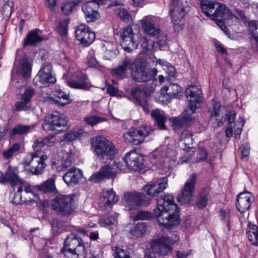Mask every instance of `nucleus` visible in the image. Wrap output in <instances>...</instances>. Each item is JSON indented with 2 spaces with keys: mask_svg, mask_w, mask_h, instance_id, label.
<instances>
[{
  "mask_svg": "<svg viewBox=\"0 0 258 258\" xmlns=\"http://www.w3.org/2000/svg\"><path fill=\"white\" fill-rule=\"evenodd\" d=\"M157 203V207L154 210V214L160 225L170 228L179 224L178 212L172 195L160 197Z\"/></svg>",
  "mask_w": 258,
  "mask_h": 258,
  "instance_id": "1",
  "label": "nucleus"
},
{
  "mask_svg": "<svg viewBox=\"0 0 258 258\" xmlns=\"http://www.w3.org/2000/svg\"><path fill=\"white\" fill-rule=\"evenodd\" d=\"M201 7L203 13L215 21L217 25L224 32L227 31L225 25L229 23V20L235 21L237 20V17L232 14L231 11L225 5L219 3H214L202 0Z\"/></svg>",
  "mask_w": 258,
  "mask_h": 258,
  "instance_id": "2",
  "label": "nucleus"
},
{
  "mask_svg": "<svg viewBox=\"0 0 258 258\" xmlns=\"http://www.w3.org/2000/svg\"><path fill=\"white\" fill-rule=\"evenodd\" d=\"M45 146L43 139H38L34 141L33 148L35 152L27 154L23 164L25 166H30L29 170L33 174H41L45 168V161L47 156L40 150Z\"/></svg>",
  "mask_w": 258,
  "mask_h": 258,
  "instance_id": "3",
  "label": "nucleus"
},
{
  "mask_svg": "<svg viewBox=\"0 0 258 258\" xmlns=\"http://www.w3.org/2000/svg\"><path fill=\"white\" fill-rule=\"evenodd\" d=\"M191 0H172L170 6V14L174 30L182 29L183 20L190 10Z\"/></svg>",
  "mask_w": 258,
  "mask_h": 258,
  "instance_id": "4",
  "label": "nucleus"
},
{
  "mask_svg": "<svg viewBox=\"0 0 258 258\" xmlns=\"http://www.w3.org/2000/svg\"><path fill=\"white\" fill-rule=\"evenodd\" d=\"M91 142L92 149L99 159L112 161L117 150L111 141L103 136H97L93 138Z\"/></svg>",
  "mask_w": 258,
  "mask_h": 258,
  "instance_id": "5",
  "label": "nucleus"
},
{
  "mask_svg": "<svg viewBox=\"0 0 258 258\" xmlns=\"http://www.w3.org/2000/svg\"><path fill=\"white\" fill-rule=\"evenodd\" d=\"M61 252L66 255L68 253L75 255L77 258H86V252L82 239L75 233H70L66 238Z\"/></svg>",
  "mask_w": 258,
  "mask_h": 258,
  "instance_id": "6",
  "label": "nucleus"
},
{
  "mask_svg": "<svg viewBox=\"0 0 258 258\" xmlns=\"http://www.w3.org/2000/svg\"><path fill=\"white\" fill-rule=\"evenodd\" d=\"M150 158L152 162L159 166L164 168H168L169 165L166 164L170 161H175L176 160V152L173 145H168L165 147H162L153 151Z\"/></svg>",
  "mask_w": 258,
  "mask_h": 258,
  "instance_id": "7",
  "label": "nucleus"
},
{
  "mask_svg": "<svg viewBox=\"0 0 258 258\" xmlns=\"http://www.w3.org/2000/svg\"><path fill=\"white\" fill-rule=\"evenodd\" d=\"M51 205L54 211L62 216L71 215L76 209L72 195H58L51 201Z\"/></svg>",
  "mask_w": 258,
  "mask_h": 258,
  "instance_id": "8",
  "label": "nucleus"
},
{
  "mask_svg": "<svg viewBox=\"0 0 258 258\" xmlns=\"http://www.w3.org/2000/svg\"><path fill=\"white\" fill-rule=\"evenodd\" d=\"M67 123L65 115L56 111L45 116L42 127L46 131L60 132L67 128Z\"/></svg>",
  "mask_w": 258,
  "mask_h": 258,
  "instance_id": "9",
  "label": "nucleus"
},
{
  "mask_svg": "<svg viewBox=\"0 0 258 258\" xmlns=\"http://www.w3.org/2000/svg\"><path fill=\"white\" fill-rule=\"evenodd\" d=\"M141 34L135 33L132 27L127 26L121 29L120 44L124 51L131 52L137 48Z\"/></svg>",
  "mask_w": 258,
  "mask_h": 258,
  "instance_id": "10",
  "label": "nucleus"
},
{
  "mask_svg": "<svg viewBox=\"0 0 258 258\" xmlns=\"http://www.w3.org/2000/svg\"><path fill=\"white\" fill-rule=\"evenodd\" d=\"M150 131V128L147 126L132 129L123 134L124 141L128 144L140 145L143 142L144 138L149 135Z\"/></svg>",
  "mask_w": 258,
  "mask_h": 258,
  "instance_id": "11",
  "label": "nucleus"
},
{
  "mask_svg": "<svg viewBox=\"0 0 258 258\" xmlns=\"http://www.w3.org/2000/svg\"><path fill=\"white\" fill-rule=\"evenodd\" d=\"M196 178V174L193 173L185 183L183 188L181 189V193L177 198V201L180 203L181 204H188L192 201Z\"/></svg>",
  "mask_w": 258,
  "mask_h": 258,
  "instance_id": "12",
  "label": "nucleus"
},
{
  "mask_svg": "<svg viewBox=\"0 0 258 258\" xmlns=\"http://www.w3.org/2000/svg\"><path fill=\"white\" fill-rule=\"evenodd\" d=\"M157 73L156 68L148 69L144 65L138 64L132 73V78L138 82H147L154 80Z\"/></svg>",
  "mask_w": 258,
  "mask_h": 258,
  "instance_id": "13",
  "label": "nucleus"
},
{
  "mask_svg": "<svg viewBox=\"0 0 258 258\" xmlns=\"http://www.w3.org/2000/svg\"><path fill=\"white\" fill-rule=\"evenodd\" d=\"M146 197L137 192H127L124 195L123 202L126 207L130 210L136 208L138 206L144 205H149L150 199L146 200Z\"/></svg>",
  "mask_w": 258,
  "mask_h": 258,
  "instance_id": "14",
  "label": "nucleus"
},
{
  "mask_svg": "<svg viewBox=\"0 0 258 258\" xmlns=\"http://www.w3.org/2000/svg\"><path fill=\"white\" fill-rule=\"evenodd\" d=\"M178 240V237H176L175 240L171 239L169 237H162L157 241H155L152 243L151 248L153 253H157L161 255H166L171 252L172 248L170 244H172Z\"/></svg>",
  "mask_w": 258,
  "mask_h": 258,
  "instance_id": "15",
  "label": "nucleus"
},
{
  "mask_svg": "<svg viewBox=\"0 0 258 258\" xmlns=\"http://www.w3.org/2000/svg\"><path fill=\"white\" fill-rule=\"evenodd\" d=\"M52 68L50 63H46L42 66L33 80L35 85H38V82L46 85L56 82V78L52 73Z\"/></svg>",
  "mask_w": 258,
  "mask_h": 258,
  "instance_id": "16",
  "label": "nucleus"
},
{
  "mask_svg": "<svg viewBox=\"0 0 258 258\" xmlns=\"http://www.w3.org/2000/svg\"><path fill=\"white\" fill-rule=\"evenodd\" d=\"M76 37L84 46L90 45L95 39V33L91 31L90 28L85 25H80L75 31Z\"/></svg>",
  "mask_w": 258,
  "mask_h": 258,
  "instance_id": "17",
  "label": "nucleus"
},
{
  "mask_svg": "<svg viewBox=\"0 0 258 258\" xmlns=\"http://www.w3.org/2000/svg\"><path fill=\"white\" fill-rule=\"evenodd\" d=\"M35 91L32 87H28L20 95V100L15 103V110H27L31 107V102Z\"/></svg>",
  "mask_w": 258,
  "mask_h": 258,
  "instance_id": "18",
  "label": "nucleus"
},
{
  "mask_svg": "<svg viewBox=\"0 0 258 258\" xmlns=\"http://www.w3.org/2000/svg\"><path fill=\"white\" fill-rule=\"evenodd\" d=\"M127 166L133 170H137L143 165V157L135 150L127 152L123 158Z\"/></svg>",
  "mask_w": 258,
  "mask_h": 258,
  "instance_id": "19",
  "label": "nucleus"
},
{
  "mask_svg": "<svg viewBox=\"0 0 258 258\" xmlns=\"http://www.w3.org/2000/svg\"><path fill=\"white\" fill-rule=\"evenodd\" d=\"M167 183V178L164 177L159 179L156 182L146 185L144 187V191L150 196H155L166 188Z\"/></svg>",
  "mask_w": 258,
  "mask_h": 258,
  "instance_id": "20",
  "label": "nucleus"
},
{
  "mask_svg": "<svg viewBox=\"0 0 258 258\" xmlns=\"http://www.w3.org/2000/svg\"><path fill=\"white\" fill-rule=\"evenodd\" d=\"M67 84L72 88L83 90L88 89L91 86L86 75L80 72L76 73L75 79L68 81Z\"/></svg>",
  "mask_w": 258,
  "mask_h": 258,
  "instance_id": "21",
  "label": "nucleus"
},
{
  "mask_svg": "<svg viewBox=\"0 0 258 258\" xmlns=\"http://www.w3.org/2000/svg\"><path fill=\"white\" fill-rule=\"evenodd\" d=\"M3 180L12 186L21 185L24 183L23 179L19 175L18 168L11 165L8 166Z\"/></svg>",
  "mask_w": 258,
  "mask_h": 258,
  "instance_id": "22",
  "label": "nucleus"
},
{
  "mask_svg": "<svg viewBox=\"0 0 258 258\" xmlns=\"http://www.w3.org/2000/svg\"><path fill=\"white\" fill-rule=\"evenodd\" d=\"M254 201V198L250 192L246 191L239 194L237 197L236 207L240 213L247 211Z\"/></svg>",
  "mask_w": 258,
  "mask_h": 258,
  "instance_id": "23",
  "label": "nucleus"
},
{
  "mask_svg": "<svg viewBox=\"0 0 258 258\" xmlns=\"http://www.w3.org/2000/svg\"><path fill=\"white\" fill-rule=\"evenodd\" d=\"M119 199L115 191L110 189L109 190L104 189L100 194V204L107 209L110 208L116 203Z\"/></svg>",
  "mask_w": 258,
  "mask_h": 258,
  "instance_id": "24",
  "label": "nucleus"
},
{
  "mask_svg": "<svg viewBox=\"0 0 258 258\" xmlns=\"http://www.w3.org/2000/svg\"><path fill=\"white\" fill-rule=\"evenodd\" d=\"M194 120V118L190 114H188L186 110L179 116L170 118L172 126L175 130H179L181 127L190 124Z\"/></svg>",
  "mask_w": 258,
  "mask_h": 258,
  "instance_id": "25",
  "label": "nucleus"
},
{
  "mask_svg": "<svg viewBox=\"0 0 258 258\" xmlns=\"http://www.w3.org/2000/svg\"><path fill=\"white\" fill-rule=\"evenodd\" d=\"M134 65L133 59L126 57L119 63L117 68L112 71V74L119 79H122L126 77L127 70L133 69Z\"/></svg>",
  "mask_w": 258,
  "mask_h": 258,
  "instance_id": "26",
  "label": "nucleus"
},
{
  "mask_svg": "<svg viewBox=\"0 0 258 258\" xmlns=\"http://www.w3.org/2000/svg\"><path fill=\"white\" fill-rule=\"evenodd\" d=\"M83 176V172L77 167H72L62 176L64 182L68 185H73L79 183Z\"/></svg>",
  "mask_w": 258,
  "mask_h": 258,
  "instance_id": "27",
  "label": "nucleus"
},
{
  "mask_svg": "<svg viewBox=\"0 0 258 258\" xmlns=\"http://www.w3.org/2000/svg\"><path fill=\"white\" fill-rule=\"evenodd\" d=\"M142 27L146 33L151 36H157L160 29L154 24V17L146 16L141 21Z\"/></svg>",
  "mask_w": 258,
  "mask_h": 258,
  "instance_id": "28",
  "label": "nucleus"
},
{
  "mask_svg": "<svg viewBox=\"0 0 258 258\" xmlns=\"http://www.w3.org/2000/svg\"><path fill=\"white\" fill-rule=\"evenodd\" d=\"M96 7L94 2H88L83 6L82 11L87 22H94L99 18V13Z\"/></svg>",
  "mask_w": 258,
  "mask_h": 258,
  "instance_id": "29",
  "label": "nucleus"
},
{
  "mask_svg": "<svg viewBox=\"0 0 258 258\" xmlns=\"http://www.w3.org/2000/svg\"><path fill=\"white\" fill-rule=\"evenodd\" d=\"M72 158V153L66 152L63 154L60 161L56 159H53L52 163L55 165V168L57 172L64 171L71 166Z\"/></svg>",
  "mask_w": 258,
  "mask_h": 258,
  "instance_id": "30",
  "label": "nucleus"
},
{
  "mask_svg": "<svg viewBox=\"0 0 258 258\" xmlns=\"http://www.w3.org/2000/svg\"><path fill=\"white\" fill-rule=\"evenodd\" d=\"M115 168L111 166L109 162L108 164L101 167L100 170L96 174L91 176L92 180H96L102 179L103 178H113L115 176L116 171L114 170Z\"/></svg>",
  "mask_w": 258,
  "mask_h": 258,
  "instance_id": "31",
  "label": "nucleus"
},
{
  "mask_svg": "<svg viewBox=\"0 0 258 258\" xmlns=\"http://www.w3.org/2000/svg\"><path fill=\"white\" fill-rule=\"evenodd\" d=\"M221 105L219 102H214L213 109L210 115V121L214 128L223 125L225 119L221 115Z\"/></svg>",
  "mask_w": 258,
  "mask_h": 258,
  "instance_id": "32",
  "label": "nucleus"
},
{
  "mask_svg": "<svg viewBox=\"0 0 258 258\" xmlns=\"http://www.w3.org/2000/svg\"><path fill=\"white\" fill-rule=\"evenodd\" d=\"M23 184L21 185H19L17 191L15 195L14 198L13 200V203L15 205L22 204V201H26L28 200L26 197V195H29L30 196L32 195L33 192L32 188L30 186H25L24 191H23Z\"/></svg>",
  "mask_w": 258,
  "mask_h": 258,
  "instance_id": "33",
  "label": "nucleus"
},
{
  "mask_svg": "<svg viewBox=\"0 0 258 258\" xmlns=\"http://www.w3.org/2000/svg\"><path fill=\"white\" fill-rule=\"evenodd\" d=\"M132 95L139 105L143 108V110L146 113H149V109L145 92L142 90L135 89L132 91Z\"/></svg>",
  "mask_w": 258,
  "mask_h": 258,
  "instance_id": "34",
  "label": "nucleus"
},
{
  "mask_svg": "<svg viewBox=\"0 0 258 258\" xmlns=\"http://www.w3.org/2000/svg\"><path fill=\"white\" fill-rule=\"evenodd\" d=\"M181 91V88L176 84H169L164 86L161 89V93L164 96L169 99L179 98V94Z\"/></svg>",
  "mask_w": 258,
  "mask_h": 258,
  "instance_id": "35",
  "label": "nucleus"
},
{
  "mask_svg": "<svg viewBox=\"0 0 258 258\" xmlns=\"http://www.w3.org/2000/svg\"><path fill=\"white\" fill-rule=\"evenodd\" d=\"M16 72L24 78H29L31 73V66L27 59H21L16 69Z\"/></svg>",
  "mask_w": 258,
  "mask_h": 258,
  "instance_id": "36",
  "label": "nucleus"
},
{
  "mask_svg": "<svg viewBox=\"0 0 258 258\" xmlns=\"http://www.w3.org/2000/svg\"><path fill=\"white\" fill-rule=\"evenodd\" d=\"M152 61L156 66L158 64L162 66L163 70L166 72V74L169 77H174L175 76V69L173 66H172L168 62L162 60L160 58H157L155 56H153Z\"/></svg>",
  "mask_w": 258,
  "mask_h": 258,
  "instance_id": "37",
  "label": "nucleus"
},
{
  "mask_svg": "<svg viewBox=\"0 0 258 258\" xmlns=\"http://www.w3.org/2000/svg\"><path fill=\"white\" fill-rule=\"evenodd\" d=\"M246 234L249 241L254 245H258V227L253 224L249 223L246 230Z\"/></svg>",
  "mask_w": 258,
  "mask_h": 258,
  "instance_id": "38",
  "label": "nucleus"
},
{
  "mask_svg": "<svg viewBox=\"0 0 258 258\" xmlns=\"http://www.w3.org/2000/svg\"><path fill=\"white\" fill-rule=\"evenodd\" d=\"M151 115L160 129H165V122L166 121V117L163 111L157 109L153 110L151 112Z\"/></svg>",
  "mask_w": 258,
  "mask_h": 258,
  "instance_id": "39",
  "label": "nucleus"
},
{
  "mask_svg": "<svg viewBox=\"0 0 258 258\" xmlns=\"http://www.w3.org/2000/svg\"><path fill=\"white\" fill-rule=\"evenodd\" d=\"M40 31L38 30L31 31L25 39L24 46L34 45L42 41L43 38L40 36L38 33Z\"/></svg>",
  "mask_w": 258,
  "mask_h": 258,
  "instance_id": "40",
  "label": "nucleus"
},
{
  "mask_svg": "<svg viewBox=\"0 0 258 258\" xmlns=\"http://www.w3.org/2000/svg\"><path fill=\"white\" fill-rule=\"evenodd\" d=\"M54 182V179L49 178L41 184L38 185V189L44 193H56L57 190Z\"/></svg>",
  "mask_w": 258,
  "mask_h": 258,
  "instance_id": "41",
  "label": "nucleus"
},
{
  "mask_svg": "<svg viewBox=\"0 0 258 258\" xmlns=\"http://www.w3.org/2000/svg\"><path fill=\"white\" fill-rule=\"evenodd\" d=\"M35 127L34 125L19 124L15 126L11 131L12 135H24L30 133Z\"/></svg>",
  "mask_w": 258,
  "mask_h": 258,
  "instance_id": "42",
  "label": "nucleus"
},
{
  "mask_svg": "<svg viewBox=\"0 0 258 258\" xmlns=\"http://www.w3.org/2000/svg\"><path fill=\"white\" fill-rule=\"evenodd\" d=\"M114 14L118 17L121 20L126 23L132 21V17L128 11L122 7H115L113 9Z\"/></svg>",
  "mask_w": 258,
  "mask_h": 258,
  "instance_id": "43",
  "label": "nucleus"
},
{
  "mask_svg": "<svg viewBox=\"0 0 258 258\" xmlns=\"http://www.w3.org/2000/svg\"><path fill=\"white\" fill-rule=\"evenodd\" d=\"M187 99H201V91L195 85L189 86L185 91Z\"/></svg>",
  "mask_w": 258,
  "mask_h": 258,
  "instance_id": "44",
  "label": "nucleus"
},
{
  "mask_svg": "<svg viewBox=\"0 0 258 258\" xmlns=\"http://www.w3.org/2000/svg\"><path fill=\"white\" fill-rule=\"evenodd\" d=\"M147 228V225L145 222H139L133 230H130V232L136 237H141L146 232Z\"/></svg>",
  "mask_w": 258,
  "mask_h": 258,
  "instance_id": "45",
  "label": "nucleus"
},
{
  "mask_svg": "<svg viewBox=\"0 0 258 258\" xmlns=\"http://www.w3.org/2000/svg\"><path fill=\"white\" fill-rule=\"evenodd\" d=\"M78 3L74 1L65 2L61 4V11L64 15H69L76 8Z\"/></svg>",
  "mask_w": 258,
  "mask_h": 258,
  "instance_id": "46",
  "label": "nucleus"
},
{
  "mask_svg": "<svg viewBox=\"0 0 258 258\" xmlns=\"http://www.w3.org/2000/svg\"><path fill=\"white\" fill-rule=\"evenodd\" d=\"M21 148L20 145L18 143L14 144L9 148L5 150L2 153V156L5 160L11 159L14 154L19 151Z\"/></svg>",
  "mask_w": 258,
  "mask_h": 258,
  "instance_id": "47",
  "label": "nucleus"
},
{
  "mask_svg": "<svg viewBox=\"0 0 258 258\" xmlns=\"http://www.w3.org/2000/svg\"><path fill=\"white\" fill-rule=\"evenodd\" d=\"M55 96L57 98L56 101L61 105L68 104L70 102L69 95L61 90L56 91Z\"/></svg>",
  "mask_w": 258,
  "mask_h": 258,
  "instance_id": "48",
  "label": "nucleus"
},
{
  "mask_svg": "<svg viewBox=\"0 0 258 258\" xmlns=\"http://www.w3.org/2000/svg\"><path fill=\"white\" fill-rule=\"evenodd\" d=\"M139 42H140V46L142 49V51L144 52L151 51L153 48L154 42L145 37H142L141 36Z\"/></svg>",
  "mask_w": 258,
  "mask_h": 258,
  "instance_id": "49",
  "label": "nucleus"
},
{
  "mask_svg": "<svg viewBox=\"0 0 258 258\" xmlns=\"http://www.w3.org/2000/svg\"><path fill=\"white\" fill-rule=\"evenodd\" d=\"M117 223V217L112 216L109 214L107 216L101 218L99 220V224L101 226H110L111 225H116Z\"/></svg>",
  "mask_w": 258,
  "mask_h": 258,
  "instance_id": "50",
  "label": "nucleus"
},
{
  "mask_svg": "<svg viewBox=\"0 0 258 258\" xmlns=\"http://www.w3.org/2000/svg\"><path fill=\"white\" fill-rule=\"evenodd\" d=\"M106 119L97 115H89L84 117V121L88 125L94 126L97 123L105 121Z\"/></svg>",
  "mask_w": 258,
  "mask_h": 258,
  "instance_id": "51",
  "label": "nucleus"
},
{
  "mask_svg": "<svg viewBox=\"0 0 258 258\" xmlns=\"http://www.w3.org/2000/svg\"><path fill=\"white\" fill-rule=\"evenodd\" d=\"M209 194L207 191L201 193L198 198L197 206L200 209H203L206 207L209 200Z\"/></svg>",
  "mask_w": 258,
  "mask_h": 258,
  "instance_id": "52",
  "label": "nucleus"
},
{
  "mask_svg": "<svg viewBox=\"0 0 258 258\" xmlns=\"http://www.w3.org/2000/svg\"><path fill=\"white\" fill-rule=\"evenodd\" d=\"M112 250L114 258H131L128 252L121 247H113L112 248Z\"/></svg>",
  "mask_w": 258,
  "mask_h": 258,
  "instance_id": "53",
  "label": "nucleus"
},
{
  "mask_svg": "<svg viewBox=\"0 0 258 258\" xmlns=\"http://www.w3.org/2000/svg\"><path fill=\"white\" fill-rule=\"evenodd\" d=\"M248 30L250 35L253 39L258 43V24L254 21L248 23Z\"/></svg>",
  "mask_w": 258,
  "mask_h": 258,
  "instance_id": "54",
  "label": "nucleus"
},
{
  "mask_svg": "<svg viewBox=\"0 0 258 258\" xmlns=\"http://www.w3.org/2000/svg\"><path fill=\"white\" fill-rule=\"evenodd\" d=\"M180 141L185 146H187V147L189 148V145L192 143V135L188 131H184L181 134Z\"/></svg>",
  "mask_w": 258,
  "mask_h": 258,
  "instance_id": "55",
  "label": "nucleus"
},
{
  "mask_svg": "<svg viewBox=\"0 0 258 258\" xmlns=\"http://www.w3.org/2000/svg\"><path fill=\"white\" fill-rule=\"evenodd\" d=\"M82 133V130L69 132L64 135L63 140L66 141H73L79 138Z\"/></svg>",
  "mask_w": 258,
  "mask_h": 258,
  "instance_id": "56",
  "label": "nucleus"
},
{
  "mask_svg": "<svg viewBox=\"0 0 258 258\" xmlns=\"http://www.w3.org/2000/svg\"><path fill=\"white\" fill-rule=\"evenodd\" d=\"M57 24V30L59 34L62 35L66 34L68 31V20L58 19Z\"/></svg>",
  "mask_w": 258,
  "mask_h": 258,
  "instance_id": "57",
  "label": "nucleus"
},
{
  "mask_svg": "<svg viewBox=\"0 0 258 258\" xmlns=\"http://www.w3.org/2000/svg\"><path fill=\"white\" fill-rule=\"evenodd\" d=\"M51 225L52 230L54 233H59L63 230V222L57 219H52L51 221Z\"/></svg>",
  "mask_w": 258,
  "mask_h": 258,
  "instance_id": "58",
  "label": "nucleus"
},
{
  "mask_svg": "<svg viewBox=\"0 0 258 258\" xmlns=\"http://www.w3.org/2000/svg\"><path fill=\"white\" fill-rule=\"evenodd\" d=\"M239 150L241 153V159L244 161H247L250 152V147L248 144L242 145Z\"/></svg>",
  "mask_w": 258,
  "mask_h": 258,
  "instance_id": "59",
  "label": "nucleus"
},
{
  "mask_svg": "<svg viewBox=\"0 0 258 258\" xmlns=\"http://www.w3.org/2000/svg\"><path fill=\"white\" fill-rule=\"evenodd\" d=\"M152 217V214L144 211H139L133 216L134 220H148Z\"/></svg>",
  "mask_w": 258,
  "mask_h": 258,
  "instance_id": "60",
  "label": "nucleus"
},
{
  "mask_svg": "<svg viewBox=\"0 0 258 258\" xmlns=\"http://www.w3.org/2000/svg\"><path fill=\"white\" fill-rule=\"evenodd\" d=\"M189 101V104L188 105V108L190 110L191 113H189V114H191L194 113L196 109L200 105V103L201 102V99H188Z\"/></svg>",
  "mask_w": 258,
  "mask_h": 258,
  "instance_id": "61",
  "label": "nucleus"
},
{
  "mask_svg": "<svg viewBox=\"0 0 258 258\" xmlns=\"http://www.w3.org/2000/svg\"><path fill=\"white\" fill-rule=\"evenodd\" d=\"M244 124V120L243 118H239V121H237L235 125L237 126V128L235 131V138H239L241 134L242 127Z\"/></svg>",
  "mask_w": 258,
  "mask_h": 258,
  "instance_id": "62",
  "label": "nucleus"
},
{
  "mask_svg": "<svg viewBox=\"0 0 258 258\" xmlns=\"http://www.w3.org/2000/svg\"><path fill=\"white\" fill-rule=\"evenodd\" d=\"M43 139L45 146L48 147L53 146L56 142V138L54 136H48Z\"/></svg>",
  "mask_w": 258,
  "mask_h": 258,
  "instance_id": "63",
  "label": "nucleus"
},
{
  "mask_svg": "<svg viewBox=\"0 0 258 258\" xmlns=\"http://www.w3.org/2000/svg\"><path fill=\"white\" fill-rule=\"evenodd\" d=\"M26 195V197L27 198L28 200H26V201H22V204L33 203L34 202H37V201L39 200L38 195L36 193H32V196H30L29 195Z\"/></svg>",
  "mask_w": 258,
  "mask_h": 258,
  "instance_id": "64",
  "label": "nucleus"
}]
</instances>
